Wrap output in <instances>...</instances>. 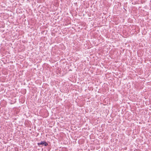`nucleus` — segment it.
Returning a JSON list of instances; mask_svg holds the SVG:
<instances>
[{
	"label": "nucleus",
	"instance_id": "1",
	"mask_svg": "<svg viewBox=\"0 0 151 151\" xmlns=\"http://www.w3.org/2000/svg\"><path fill=\"white\" fill-rule=\"evenodd\" d=\"M37 145L39 147H41L42 145L47 146L48 145V144L46 141H42L40 142H38Z\"/></svg>",
	"mask_w": 151,
	"mask_h": 151
}]
</instances>
